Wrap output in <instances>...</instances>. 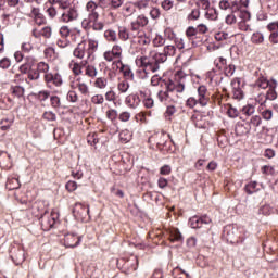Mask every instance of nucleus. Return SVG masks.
Listing matches in <instances>:
<instances>
[{"label": "nucleus", "mask_w": 278, "mask_h": 278, "mask_svg": "<svg viewBox=\"0 0 278 278\" xmlns=\"http://www.w3.org/2000/svg\"><path fill=\"white\" fill-rule=\"evenodd\" d=\"M142 103L148 110H151L155 105V101L151 97L143 99Z\"/></svg>", "instance_id": "64"}, {"label": "nucleus", "mask_w": 278, "mask_h": 278, "mask_svg": "<svg viewBox=\"0 0 278 278\" xmlns=\"http://www.w3.org/2000/svg\"><path fill=\"white\" fill-rule=\"evenodd\" d=\"M187 79L188 75L184 73V71H178L173 79L165 80V90H160L156 96L160 103H163V105H170V103H174L175 99L173 98V93L184 94Z\"/></svg>", "instance_id": "2"}, {"label": "nucleus", "mask_w": 278, "mask_h": 278, "mask_svg": "<svg viewBox=\"0 0 278 278\" xmlns=\"http://www.w3.org/2000/svg\"><path fill=\"white\" fill-rule=\"evenodd\" d=\"M242 114L245 116H252V114H255V105L253 104H247L241 109Z\"/></svg>", "instance_id": "47"}, {"label": "nucleus", "mask_w": 278, "mask_h": 278, "mask_svg": "<svg viewBox=\"0 0 278 278\" xmlns=\"http://www.w3.org/2000/svg\"><path fill=\"white\" fill-rule=\"evenodd\" d=\"M104 38L108 40V42H116L118 40L116 31L112 29L104 31Z\"/></svg>", "instance_id": "39"}, {"label": "nucleus", "mask_w": 278, "mask_h": 278, "mask_svg": "<svg viewBox=\"0 0 278 278\" xmlns=\"http://www.w3.org/2000/svg\"><path fill=\"white\" fill-rule=\"evenodd\" d=\"M251 42H253V45H262V42H264V34L261 31L253 33Z\"/></svg>", "instance_id": "41"}, {"label": "nucleus", "mask_w": 278, "mask_h": 278, "mask_svg": "<svg viewBox=\"0 0 278 278\" xmlns=\"http://www.w3.org/2000/svg\"><path fill=\"white\" fill-rule=\"evenodd\" d=\"M70 68L73 72L74 75L79 76L84 74V61L80 63L71 61Z\"/></svg>", "instance_id": "27"}, {"label": "nucleus", "mask_w": 278, "mask_h": 278, "mask_svg": "<svg viewBox=\"0 0 278 278\" xmlns=\"http://www.w3.org/2000/svg\"><path fill=\"white\" fill-rule=\"evenodd\" d=\"M116 64H119V71L124 75L126 80L134 81V71H131V66L123 63V60H117Z\"/></svg>", "instance_id": "19"}, {"label": "nucleus", "mask_w": 278, "mask_h": 278, "mask_svg": "<svg viewBox=\"0 0 278 278\" xmlns=\"http://www.w3.org/2000/svg\"><path fill=\"white\" fill-rule=\"evenodd\" d=\"M104 102L105 98H103V94H94L91 97V103H93V105H103Z\"/></svg>", "instance_id": "53"}, {"label": "nucleus", "mask_w": 278, "mask_h": 278, "mask_svg": "<svg viewBox=\"0 0 278 278\" xmlns=\"http://www.w3.org/2000/svg\"><path fill=\"white\" fill-rule=\"evenodd\" d=\"M135 10H134V7L131 4H125L123 7V11L122 13L125 15V16H131V14H134Z\"/></svg>", "instance_id": "61"}, {"label": "nucleus", "mask_w": 278, "mask_h": 278, "mask_svg": "<svg viewBox=\"0 0 278 278\" xmlns=\"http://www.w3.org/2000/svg\"><path fill=\"white\" fill-rule=\"evenodd\" d=\"M81 27L83 29H85V31H89L90 29H92L93 31H103L105 24H103V22H99V20L83 21Z\"/></svg>", "instance_id": "12"}, {"label": "nucleus", "mask_w": 278, "mask_h": 278, "mask_svg": "<svg viewBox=\"0 0 278 278\" xmlns=\"http://www.w3.org/2000/svg\"><path fill=\"white\" fill-rule=\"evenodd\" d=\"M83 73L85 77H88L89 79H97V76L99 75V70H97V66L94 64L88 63V60L83 61Z\"/></svg>", "instance_id": "13"}, {"label": "nucleus", "mask_w": 278, "mask_h": 278, "mask_svg": "<svg viewBox=\"0 0 278 278\" xmlns=\"http://www.w3.org/2000/svg\"><path fill=\"white\" fill-rule=\"evenodd\" d=\"M232 99H237V101L244 99V92L240 88V81L232 83Z\"/></svg>", "instance_id": "26"}, {"label": "nucleus", "mask_w": 278, "mask_h": 278, "mask_svg": "<svg viewBox=\"0 0 278 278\" xmlns=\"http://www.w3.org/2000/svg\"><path fill=\"white\" fill-rule=\"evenodd\" d=\"M11 93L13 94V97L21 99L22 97H25V88L21 86H12Z\"/></svg>", "instance_id": "33"}, {"label": "nucleus", "mask_w": 278, "mask_h": 278, "mask_svg": "<svg viewBox=\"0 0 278 278\" xmlns=\"http://www.w3.org/2000/svg\"><path fill=\"white\" fill-rule=\"evenodd\" d=\"M61 38H72L74 42H77V38L81 37V29L70 28L68 26H62L59 30Z\"/></svg>", "instance_id": "9"}, {"label": "nucleus", "mask_w": 278, "mask_h": 278, "mask_svg": "<svg viewBox=\"0 0 278 278\" xmlns=\"http://www.w3.org/2000/svg\"><path fill=\"white\" fill-rule=\"evenodd\" d=\"M53 30L50 26H45L42 28H34L31 30V36H34V38H37V40H40V38H51Z\"/></svg>", "instance_id": "15"}, {"label": "nucleus", "mask_w": 278, "mask_h": 278, "mask_svg": "<svg viewBox=\"0 0 278 278\" xmlns=\"http://www.w3.org/2000/svg\"><path fill=\"white\" fill-rule=\"evenodd\" d=\"M49 70H50V67H49L48 63L39 62L37 64V71L39 74L42 73L45 75H49L51 73V72H49Z\"/></svg>", "instance_id": "46"}, {"label": "nucleus", "mask_w": 278, "mask_h": 278, "mask_svg": "<svg viewBox=\"0 0 278 278\" xmlns=\"http://www.w3.org/2000/svg\"><path fill=\"white\" fill-rule=\"evenodd\" d=\"M97 49H99V41L94 39H88L87 60H90V58L94 55Z\"/></svg>", "instance_id": "24"}, {"label": "nucleus", "mask_w": 278, "mask_h": 278, "mask_svg": "<svg viewBox=\"0 0 278 278\" xmlns=\"http://www.w3.org/2000/svg\"><path fill=\"white\" fill-rule=\"evenodd\" d=\"M118 38L123 42H127V40H134L131 37V33L129 31V28H127L125 26L118 27Z\"/></svg>", "instance_id": "25"}, {"label": "nucleus", "mask_w": 278, "mask_h": 278, "mask_svg": "<svg viewBox=\"0 0 278 278\" xmlns=\"http://www.w3.org/2000/svg\"><path fill=\"white\" fill-rule=\"evenodd\" d=\"M212 223V218L207 215L193 216L189 219V225L192 229H201L203 225H210Z\"/></svg>", "instance_id": "11"}, {"label": "nucleus", "mask_w": 278, "mask_h": 278, "mask_svg": "<svg viewBox=\"0 0 278 278\" xmlns=\"http://www.w3.org/2000/svg\"><path fill=\"white\" fill-rule=\"evenodd\" d=\"M186 105L187 108H190L192 110L197 108V105H199V100L197 99V97H190L187 99Z\"/></svg>", "instance_id": "57"}, {"label": "nucleus", "mask_w": 278, "mask_h": 278, "mask_svg": "<svg viewBox=\"0 0 278 278\" xmlns=\"http://www.w3.org/2000/svg\"><path fill=\"white\" fill-rule=\"evenodd\" d=\"M177 53V48L173 45L164 47L163 52H152L149 56L143 55L135 60L136 66L142 68L147 73H156L160 71V64H164L168 58H173Z\"/></svg>", "instance_id": "1"}, {"label": "nucleus", "mask_w": 278, "mask_h": 278, "mask_svg": "<svg viewBox=\"0 0 278 278\" xmlns=\"http://www.w3.org/2000/svg\"><path fill=\"white\" fill-rule=\"evenodd\" d=\"M0 166L4 168L5 170H10L12 168V155L5 151L0 152Z\"/></svg>", "instance_id": "18"}, {"label": "nucleus", "mask_w": 278, "mask_h": 278, "mask_svg": "<svg viewBox=\"0 0 278 278\" xmlns=\"http://www.w3.org/2000/svg\"><path fill=\"white\" fill-rule=\"evenodd\" d=\"M42 119L48 121V122L58 121V115H55V113L53 111H46L42 114Z\"/></svg>", "instance_id": "51"}, {"label": "nucleus", "mask_w": 278, "mask_h": 278, "mask_svg": "<svg viewBox=\"0 0 278 278\" xmlns=\"http://www.w3.org/2000/svg\"><path fill=\"white\" fill-rule=\"evenodd\" d=\"M43 81L47 84L48 88H61V86L64 84V80L62 79V75L60 73H50L43 75Z\"/></svg>", "instance_id": "6"}, {"label": "nucleus", "mask_w": 278, "mask_h": 278, "mask_svg": "<svg viewBox=\"0 0 278 278\" xmlns=\"http://www.w3.org/2000/svg\"><path fill=\"white\" fill-rule=\"evenodd\" d=\"M149 25V17L144 15H139L135 21H132L128 27L132 42H138L139 45H149V38L144 33V27Z\"/></svg>", "instance_id": "3"}, {"label": "nucleus", "mask_w": 278, "mask_h": 278, "mask_svg": "<svg viewBox=\"0 0 278 278\" xmlns=\"http://www.w3.org/2000/svg\"><path fill=\"white\" fill-rule=\"evenodd\" d=\"M94 88H98V90H105L108 88V78L105 77H97L93 81Z\"/></svg>", "instance_id": "29"}, {"label": "nucleus", "mask_w": 278, "mask_h": 278, "mask_svg": "<svg viewBox=\"0 0 278 278\" xmlns=\"http://www.w3.org/2000/svg\"><path fill=\"white\" fill-rule=\"evenodd\" d=\"M81 243V237L77 235H67L64 240V244L67 249H75Z\"/></svg>", "instance_id": "17"}, {"label": "nucleus", "mask_w": 278, "mask_h": 278, "mask_svg": "<svg viewBox=\"0 0 278 278\" xmlns=\"http://www.w3.org/2000/svg\"><path fill=\"white\" fill-rule=\"evenodd\" d=\"M136 5L138 10H141V12H149L151 10V2L149 0H140L136 2Z\"/></svg>", "instance_id": "32"}, {"label": "nucleus", "mask_w": 278, "mask_h": 278, "mask_svg": "<svg viewBox=\"0 0 278 278\" xmlns=\"http://www.w3.org/2000/svg\"><path fill=\"white\" fill-rule=\"evenodd\" d=\"M88 12V17L83 21H99V11L98 9H91Z\"/></svg>", "instance_id": "49"}, {"label": "nucleus", "mask_w": 278, "mask_h": 278, "mask_svg": "<svg viewBox=\"0 0 278 278\" xmlns=\"http://www.w3.org/2000/svg\"><path fill=\"white\" fill-rule=\"evenodd\" d=\"M267 31H269V42L271 45H278V21L270 22L266 26Z\"/></svg>", "instance_id": "14"}, {"label": "nucleus", "mask_w": 278, "mask_h": 278, "mask_svg": "<svg viewBox=\"0 0 278 278\" xmlns=\"http://www.w3.org/2000/svg\"><path fill=\"white\" fill-rule=\"evenodd\" d=\"M73 55L78 60H84V58H86L87 55L86 41H81L80 43L77 45V47L73 51Z\"/></svg>", "instance_id": "21"}, {"label": "nucleus", "mask_w": 278, "mask_h": 278, "mask_svg": "<svg viewBox=\"0 0 278 278\" xmlns=\"http://www.w3.org/2000/svg\"><path fill=\"white\" fill-rule=\"evenodd\" d=\"M153 45L155 47H164V45H166V39L161 35H156L155 38L153 39Z\"/></svg>", "instance_id": "58"}, {"label": "nucleus", "mask_w": 278, "mask_h": 278, "mask_svg": "<svg viewBox=\"0 0 278 278\" xmlns=\"http://www.w3.org/2000/svg\"><path fill=\"white\" fill-rule=\"evenodd\" d=\"M50 103L53 110H60V108H62V100L58 96H52L50 98Z\"/></svg>", "instance_id": "44"}, {"label": "nucleus", "mask_w": 278, "mask_h": 278, "mask_svg": "<svg viewBox=\"0 0 278 278\" xmlns=\"http://www.w3.org/2000/svg\"><path fill=\"white\" fill-rule=\"evenodd\" d=\"M10 257L16 264V266L21 265L25 262V250L20 245L13 247L10 250Z\"/></svg>", "instance_id": "10"}, {"label": "nucleus", "mask_w": 278, "mask_h": 278, "mask_svg": "<svg viewBox=\"0 0 278 278\" xmlns=\"http://www.w3.org/2000/svg\"><path fill=\"white\" fill-rule=\"evenodd\" d=\"M235 73H236V65L231 63L226 64V66L224 67V75H226V77H232Z\"/></svg>", "instance_id": "45"}, {"label": "nucleus", "mask_w": 278, "mask_h": 278, "mask_svg": "<svg viewBox=\"0 0 278 278\" xmlns=\"http://www.w3.org/2000/svg\"><path fill=\"white\" fill-rule=\"evenodd\" d=\"M261 170L263 175H275V167L270 165H264Z\"/></svg>", "instance_id": "62"}, {"label": "nucleus", "mask_w": 278, "mask_h": 278, "mask_svg": "<svg viewBox=\"0 0 278 278\" xmlns=\"http://www.w3.org/2000/svg\"><path fill=\"white\" fill-rule=\"evenodd\" d=\"M125 103L128 108H131L132 110H136L138 105H140V96L132 93L126 97Z\"/></svg>", "instance_id": "22"}, {"label": "nucleus", "mask_w": 278, "mask_h": 278, "mask_svg": "<svg viewBox=\"0 0 278 278\" xmlns=\"http://www.w3.org/2000/svg\"><path fill=\"white\" fill-rule=\"evenodd\" d=\"M7 190H18L21 182L17 178H9L5 185Z\"/></svg>", "instance_id": "30"}, {"label": "nucleus", "mask_w": 278, "mask_h": 278, "mask_svg": "<svg viewBox=\"0 0 278 278\" xmlns=\"http://www.w3.org/2000/svg\"><path fill=\"white\" fill-rule=\"evenodd\" d=\"M251 132V125L247 124V122L244 124L242 123H238L235 127V134L237 136H247V134Z\"/></svg>", "instance_id": "23"}, {"label": "nucleus", "mask_w": 278, "mask_h": 278, "mask_svg": "<svg viewBox=\"0 0 278 278\" xmlns=\"http://www.w3.org/2000/svg\"><path fill=\"white\" fill-rule=\"evenodd\" d=\"M104 97H105V101H109L111 103H114V105H116V99H117L116 91L109 90L105 92Z\"/></svg>", "instance_id": "48"}, {"label": "nucleus", "mask_w": 278, "mask_h": 278, "mask_svg": "<svg viewBox=\"0 0 278 278\" xmlns=\"http://www.w3.org/2000/svg\"><path fill=\"white\" fill-rule=\"evenodd\" d=\"M227 114L229 118H238L240 116V110L236 109L231 104H227Z\"/></svg>", "instance_id": "40"}, {"label": "nucleus", "mask_w": 278, "mask_h": 278, "mask_svg": "<svg viewBox=\"0 0 278 278\" xmlns=\"http://www.w3.org/2000/svg\"><path fill=\"white\" fill-rule=\"evenodd\" d=\"M227 231L228 240H231V242L240 243L242 242V239H240V236L236 235L238 233V230H235L233 228L231 230H225Z\"/></svg>", "instance_id": "36"}, {"label": "nucleus", "mask_w": 278, "mask_h": 278, "mask_svg": "<svg viewBox=\"0 0 278 278\" xmlns=\"http://www.w3.org/2000/svg\"><path fill=\"white\" fill-rule=\"evenodd\" d=\"M87 142L91 147H94V144H99V135L97 132L89 134L87 136Z\"/></svg>", "instance_id": "50"}, {"label": "nucleus", "mask_w": 278, "mask_h": 278, "mask_svg": "<svg viewBox=\"0 0 278 278\" xmlns=\"http://www.w3.org/2000/svg\"><path fill=\"white\" fill-rule=\"evenodd\" d=\"M186 36L189 40H194L197 38H200L199 37V33L197 30V27L194 26H189L186 30Z\"/></svg>", "instance_id": "35"}, {"label": "nucleus", "mask_w": 278, "mask_h": 278, "mask_svg": "<svg viewBox=\"0 0 278 278\" xmlns=\"http://www.w3.org/2000/svg\"><path fill=\"white\" fill-rule=\"evenodd\" d=\"M77 88L81 94H90V87L86 83H78Z\"/></svg>", "instance_id": "54"}, {"label": "nucleus", "mask_w": 278, "mask_h": 278, "mask_svg": "<svg viewBox=\"0 0 278 278\" xmlns=\"http://www.w3.org/2000/svg\"><path fill=\"white\" fill-rule=\"evenodd\" d=\"M43 53L48 60H53V58H55V49L52 47L46 48Z\"/></svg>", "instance_id": "60"}, {"label": "nucleus", "mask_w": 278, "mask_h": 278, "mask_svg": "<svg viewBox=\"0 0 278 278\" xmlns=\"http://www.w3.org/2000/svg\"><path fill=\"white\" fill-rule=\"evenodd\" d=\"M106 118H109V121L112 123H116V118H118V111L110 109L106 111Z\"/></svg>", "instance_id": "52"}, {"label": "nucleus", "mask_w": 278, "mask_h": 278, "mask_svg": "<svg viewBox=\"0 0 278 278\" xmlns=\"http://www.w3.org/2000/svg\"><path fill=\"white\" fill-rule=\"evenodd\" d=\"M247 124L250 125V129H253V127H260L262 125V117H260V115H254L249 122H247Z\"/></svg>", "instance_id": "37"}, {"label": "nucleus", "mask_w": 278, "mask_h": 278, "mask_svg": "<svg viewBox=\"0 0 278 278\" xmlns=\"http://www.w3.org/2000/svg\"><path fill=\"white\" fill-rule=\"evenodd\" d=\"M253 86L254 90H266L269 88L265 93L267 101H275V99H277V91L275 90V88H277V81L274 80V84H270L268 78L260 76Z\"/></svg>", "instance_id": "4"}, {"label": "nucleus", "mask_w": 278, "mask_h": 278, "mask_svg": "<svg viewBox=\"0 0 278 278\" xmlns=\"http://www.w3.org/2000/svg\"><path fill=\"white\" fill-rule=\"evenodd\" d=\"M169 240L170 242H181V232L179 229H172L169 232Z\"/></svg>", "instance_id": "38"}, {"label": "nucleus", "mask_w": 278, "mask_h": 278, "mask_svg": "<svg viewBox=\"0 0 278 278\" xmlns=\"http://www.w3.org/2000/svg\"><path fill=\"white\" fill-rule=\"evenodd\" d=\"M105 62H114V60H123V48L114 45L111 50L103 53Z\"/></svg>", "instance_id": "7"}, {"label": "nucleus", "mask_w": 278, "mask_h": 278, "mask_svg": "<svg viewBox=\"0 0 278 278\" xmlns=\"http://www.w3.org/2000/svg\"><path fill=\"white\" fill-rule=\"evenodd\" d=\"M172 78H165L163 79L160 75H154L151 78V85L152 86H162L164 88V83Z\"/></svg>", "instance_id": "42"}, {"label": "nucleus", "mask_w": 278, "mask_h": 278, "mask_svg": "<svg viewBox=\"0 0 278 278\" xmlns=\"http://www.w3.org/2000/svg\"><path fill=\"white\" fill-rule=\"evenodd\" d=\"M60 220V214L56 211H52L50 214L45 213L41 216V228L43 231H51L55 224Z\"/></svg>", "instance_id": "5"}, {"label": "nucleus", "mask_w": 278, "mask_h": 278, "mask_svg": "<svg viewBox=\"0 0 278 278\" xmlns=\"http://www.w3.org/2000/svg\"><path fill=\"white\" fill-rule=\"evenodd\" d=\"M202 5H203L204 10H206L205 17L208 21H217L218 20V11H216L215 8H210V1L203 0Z\"/></svg>", "instance_id": "16"}, {"label": "nucleus", "mask_w": 278, "mask_h": 278, "mask_svg": "<svg viewBox=\"0 0 278 278\" xmlns=\"http://www.w3.org/2000/svg\"><path fill=\"white\" fill-rule=\"evenodd\" d=\"M244 191L247 194H255V192H260V188H257V181H251L245 185Z\"/></svg>", "instance_id": "31"}, {"label": "nucleus", "mask_w": 278, "mask_h": 278, "mask_svg": "<svg viewBox=\"0 0 278 278\" xmlns=\"http://www.w3.org/2000/svg\"><path fill=\"white\" fill-rule=\"evenodd\" d=\"M28 79H30V81H38V79H40V73L38 72V68H30V72L28 73Z\"/></svg>", "instance_id": "56"}, {"label": "nucleus", "mask_w": 278, "mask_h": 278, "mask_svg": "<svg viewBox=\"0 0 278 278\" xmlns=\"http://www.w3.org/2000/svg\"><path fill=\"white\" fill-rule=\"evenodd\" d=\"M78 16L79 14L77 11L73 8H70L62 13L61 21H63V23H71V21H77Z\"/></svg>", "instance_id": "20"}, {"label": "nucleus", "mask_w": 278, "mask_h": 278, "mask_svg": "<svg viewBox=\"0 0 278 278\" xmlns=\"http://www.w3.org/2000/svg\"><path fill=\"white\" fill-rule=\"evenodd\" d=\"M10 66H12V61L9 58H3L0 61V68H3V71H7Z\"/></svg>", "instance_id": "63"}, {"label": "nucleus", "mask_w": 278, "mask_h": 278, "mask_svg": "<svg viewBox=\"0 0 278 278\" xmlns=\"http://www.w3.org/2000/svg\"><path fill=\"white\" fill-rule=\"evenodd\" d=\"M149 12V14H150V16H151V18L153 20V21H156V18H160V16H161V14H162V12L160 11V9H157V8H150V10L148 11Z\"/></svg>", "instance_id": "55"}, {"label": "nucleus", "mask_w": 278, "mask_h": 278, "mask_svg": "<svg viewBox=\"0 0 278 278\" xmlns=\"http://www.w3.org/2000/svg\"><path fill=\"white\" fill-rule=\"evenodd\" d=\"M216 68H218V71H225V67L227 66V59L219 56L215 60L214 62Z\"/></svg>", "instance_id": "43"}, {"label": "nucleus", "mask_w": 278, "mask_h": 278, "mask_svg": "<svg viewBox=\"0 0 278 278\" xmlns=\"http://www.w3.org/2000/svg\"><path fill=\"white\" fill-rule=\"evenodd\" d=\"M73 212L74 214H78V216H85L86 214H90V206H86L83 203H76Z\"/></svg>", "instance_id": "28"}, {"label": "nucleus", "mask_w": 278, "mask_h": 278, "mask_svg": "<svg viewBox=\"0 0 278 278\" xmlns=\"http://www.w3.org/2000/svg\"><path fill=\"white\" fill-rule=\"evenodd\" d=\"M201 16V11L199 9H193L191 13L188 15L189 21H199Z\"/></svg>", "instance_id": "59"}, {"label": "nucleus", "mask_w": 278, "mask_h": 278, "mask_svg": "<svg viewBox=\"0 0 278 278\" xmlns=\"http://www.w3.org/2000/svg\"><path fill=\"white\" fill-rule=\"evenodd\" d=\"M117 90L122 94H125L129 91V81L127 79L119 80L117 84Z\"/></svg>", "instance_id": "34"}, {"label": "nucleus", "mask_w": 278, "mask_h": 278, "mask_svg": "<svg viewBox=\"0 0 278 278\" xmlns=\"http://www.w3.org/2000/svg\"><path fill=\"white\" fill-rule=\"evenodd\" d=\"M198 96L195 99H198L200 108H207L210 103V91L207 90V87L205 85H201L197 89Z\"/></svg>", "instance_id": "8"}]
</instances>
